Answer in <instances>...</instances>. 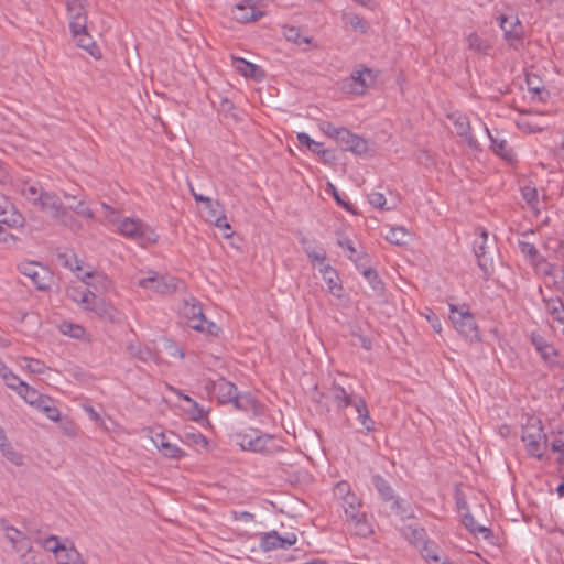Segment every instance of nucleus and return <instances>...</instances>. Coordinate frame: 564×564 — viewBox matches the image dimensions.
Returning <instances> with one entry per match:
<instances>
[{"mask_svg": "<svg viewBox=\"0 0 564 564\" xmlns=\"http://www.w3.org/2000/svg\"><path fill=\"white\" fill-rule=\"evenodd\" d=\"M69 30L77 45L93 57L100 58L101 53L87 32V0H66Z\"/></svg>", "mask_w": 564, "mask_h": 564, "instance_id": "1", "label": "nucleus"}, {"mask_svg": "<svg viewBox=\"0 0 564 564\" xmlns=\"http://www.w3.org/2000/svg\"><path fill=\"white\" fill-rule=\"evenodd\" d=\"M346 530L356 536L367 538L372 533V524L362 511V500L358 496H348L341 502Z\"/></svg>", "mask_w": 564, "mask_h": 564, "instance_id": "2", "label": "nucleus"}, {"mask_svg": "<svg viewBox=\"0 0 564 564\" xmlns=\"http://www.w3.org/2000/svg\"><path fill=\"white\" fill-rule=\"evenodd\" d=\"M236 441L242 451H249L253 453L272 454L280 451L281 448L276 444L273 435L263 434L257 430L238 433L236 435Z\"/></svg>", "mask_w": 564, "mask_h": 564, "instance_id": "3", "label": "nucleus"}, {"mask_svg": "<svg viewBox=\"0 0 564 564\" xmlns=\"http://www.w3.org/2000/svg\"><path fill=\"white\" fill-rule=\"evenodd\" d=\"M117 232L126 238L137 241L142 246L148 243H155L159 238L151 226L137 217L122 218L117 228Z\"/></svg>", "mask_w": 564, "mask_h": 564, "instance_id": "4", "label": "nucleus"}, {"mask_svg": "<svg viewBox=\"0 0 564 564\" xmlns=\"http://www.w3.org/2000/svg\"><path fill=\"white\" fill-rule=\"evenodd\" d=\"M181 315L186 321L187 326L197 332L208 335H217L219 332V327L214 322L207 321L202 305L194 299L184 301Z\"/></svg>", "mask_w": 564, "mask_h": 564, "instance_id": "5", "label": "nucleus"}, {"mask_svg": "<svg viewBox=\"0 0 564 564\" xmlns=\"http://www.w3.org/2000/svg\"><path fill=\"white\" fill-rule=\"evenodd\" d=\"M449 319L463 337L468 340H479V329L475 317L465 305L449 304Z\"/></svg>", "mask_w": 564, "mask_h": 564, "instance_id": "6", "label": "nucleus"}, {"mask_svg": "<svg viewBox=\"0 0 564 564\" xmlns=\"http://www.w3.org/2000/svg\"><path fill=\"white\" fill-rule=\"evenodd\" d=\"M522 442L527 452L536 458H542L543 447L546 444V435L543 433L542 422L535 417H530L522 431Z\"/></svg>", "mask_w": 564, "mask_h": 564, "instance_id": "7", "label": "nucleus"}, {"mask_svg": "<svg viewBox=\"0 0 564 564\" xmlns=\"http://www.w3.org/2000/svg\"><path fill=\"white\" fill-rule=\"evenodd\" d=\"M137 284L152 293L166 295L177 290L178 281L174 276L149 271L145 276L139 278Z\"/></svg>", "mask_w": 564, "mask_h": 564, "instance_id": "8", "label": "nucleus"}, {"mask_svg": "<svg viewBox=\"0 0 564 564\" xmlns=\"http://www.w3.org/2000/svg\"><path fill=\"white\" fill-rule=\"evenodd\" d=\"M35 206L52 218L59 220L65 225H77L75 219L68 215L67 208L64 206L59 197L54 193L46 192Z\"/></svg>", "mask_w": 564, "mask_h": 564, "instance_id": "9", "label": "nucleus"}, {"mask_svg": "<svg viewBox=\"0 0 564 564\" xmlns=\"http://www.w3.org/2000/svg\"><path fill=\"white\" fill-rule=\"evenodd\" d=\"M376 74L371 68L355 69L343 83V89L348 94L364 95L369 87L375 85Z\"/></svg>", "mask_w": 564, "mask_h": 564, "instance_id": "10", "label": "nucleus"}, {"mask_svg": "<svg viewBox=\"0 0 564 564\" xmlns=\"http://www.w3.org/2000/svg\"><path fill=\"white\" fill-rule=\"evenodd\" d=\"M19 272L36 286L37 290L44 291L50 288L52 274L47 268L34 261H24L18 265Z\"/></svg>", "mask_w": 564, "mask_h": 564, "instance_id": "11", "label": "nucleus"}, {"mask_svg": "<svg viewBox=\"0 0 564 564\" xmlns=\"http://www.w3.org/2000/svg\"><path fill=\"white\" fill-rule=\"evenodd\" d=\"M262 0H236L231 9L232 18L237 22L248 23L262 17Z\"/></svg>", "mask_w": 564, "mask_h": 564, "instance_id": "12", "label": "nucleus"}, {"mask_svg": "<svg viewBox=\"0 0 564 564\" xmlns=\"http://www.w3.org/2000/svg\"><path fill=\"white\" fill-rule=\"evenodd\" d=\"M498 21L509 46L518 48L522 43L524 34L523 25L519 19L516 17L500 15Z\"/></svg>", "mask_w": 564, "mask_h": 564, "instance_id": "13", "label": "nucleus"}, {"mask_svg": "<svg viewBox=\"0 0 564 564\" xmlns=\"http://www.w3.org/2000/svg\"><path fill=\"white\" fill-rule=\"evenodd\" d=\"M452 121L455 133L465 142L471 150L479 149V142L471 132L469 118L460 112H453L448 116Z\"/></svg>", "mask_w": 564, "mask_h": 564, "instance_id": "14", "label": "nucleus"}, {"mask_svg": "<svg viewBox=\"0 0 564 564\" xmlns=\"http://www.w3.org/2000/svg\"><path fill=\"white\" fill-rule=\"evenodd\" d=\"M297 542V536L294 533H288L285 536H281L276 531H271L261 534L260 547L264 552H269L276 549H288Z\"/></svg>", "mask_w": 564, "mask_h": 564, "instance_id": "15", "label": "nucleus"}, {"mask_svg": "<svg viewBox=\"0 0 564 564\" xmlns=\"http://www.w3.org/2000/svg\"><path fill=\"white\" fill-rule=\"evenodd\" d=\"M74 270L73 268H70ZM77 276L88 286L96 292H106L111 286L110 279L104 272H83L80 267H76Z\"/></svg>", "mask_w": 564, "mask_h": 564, "instance_id": "16", "label": "nucleus"}, {"mask_svg": "<svg viewBox=\"0 0 564 564\" xmlns=\"http://www.w3.org/2000/svg\"><path fill=\"white\" fill-rule=\"evenodd\" d=\"M151 440L158 451L166 458L181 459L185 456V452L170 442L167 435L163 432L155 433Z\"/></svg>", "mask_w": 564, "mask_h": 564, "instance_id": "17", "label": "nucleus"}, {"mask_svg": "<svg viewBox=\"0 0 564 564\" xmlns=\"http://www.w3.org/2000/svg\"><path fill=\"white\" fill-rule=\"evenodd\" d=\"M477 231L479 232V236L478 238L475 239L473 243L474 253L478 260L479 268L485 273H488L492 268L491 260L486 257L488 232L484 228H478Z\"/></svg>", "mask_w": 564, "mask_h": 564, "instance_id": "18", "label": "nucleus"}, {"mask_svg": "<svg viewBox=\"0 0 564 564\" xmlns=\"http://www.w3.org/2000/svg\"><path fill=\"white\" fill-rule=\"evenodd\" d=\"M371 481L373 487L384 501H392V508L400 513H404V510L402 509V503L404 501L394 497V491L392 487L382 476L375 475L372 476Z\"/></svg>", "mask_w": 564, "mask_h": 564, "instance_id": "19", "label": "nucleus"}, {"mask_svg": "<svg viewBox=\"0 0 564 564\" xmlns=\"http://www.w3.org/2000/svg\"><path fill=\"white\" fill-rule=\"evenodd\" d=\"M2 530L4 531L6 538L11 543L14 551L30 552L32 550L29 538L24 532L18 530L7 522L2 523Z\"/></svg>", "mask_w": 564, "mask_h": 564, "instance_id": "20", "label": "nucleus"}, {"mask_svg": "<svg viewBox=\"0 0 564 564\" xmlns=\"http://www.w3.org/2000/svg\"><path fill=\"white\" fill-rule=\"evenodd\" d=\"M345 151H350L355 154H364L368 151V144L365 139L350 132L348 129H344V133L340 134L338 141Z\"/></svg>", "mask_w": 564, "mask_h": 564, "instance_id": "21", "label": "nucleus"}, {"mask_svg": "<svg viewBox=\"0 0 564 564\" xmlns=\"http://www.w3.org/2000/svg\"><path fill=\"white\" fill-rule=\"evenodd\" d=\"M485 131L490 140L491 151L508 163L516 161V153L513 149L508 144L506 139H500L497 135H492L488 127L485 126Z\"/></svg>", "mask_w": 564, "mask_h": 564, "instance_id": "22", "label": "nucleus"}, {"mask_svg": "<svg viewBox=\"0 0 564 564\" xmlns=\"http://www.w3.org/2000/svg\"><path fill=\"white\" fill-rule=\"evenodd\" d=\"M530 339L536 352L545 362H555L557 351L552 344H550L540 333L536 332L531 333Z\"/></svg>", "mask_w": 564, "mask_h": 564, "instance_id": "23", "label": "nucleus"}, {"mask_svg": "<svg viewBox=\"0 0 564 564\" xmlns=\"http://www.w3.org/2000/svg\"><path fill=\"white\" fill-rule=\"evenodd\" d=\"M18 186L22 196L33 205H36L46 193L37 181L21 180Z\"/></svg>", "mask_w": 564, "mask_h": 564, "instance_id": "24", "label": "nucleus"}, {"mask_svg": "<svg viewBox=\"0 0 564 564\" xmlns=\"http://www.w3.org/2000/svg\"><path fill=\"white\" fill-rule=\"evenodd\" d=\"M330 394L333 401L338 410H344L348 406H352L355 402V398L359 395L354 393H348L344 387L338 383H333L330 387Z\"/></svg>", "mask_w": 564, "mask_h": 564, "instance_id": "25", "label": "nucleus"}, {"mask_svg": "<svg viewBox=\"0 0 564 564\" xmlns=\"http://www.w3.org/2000/svg\"><path fill=\"white\" fill-rule=\"evenodd\" d=\"M352 408L357 412V420L367 432L375 430V421L371 419L366 400L359 395L355 398Z\"/></svg>", "mask_w": 564, "mask_h": 564, "instance_id": "26", "label": "nucleus"}, {"mask_svg": "<svg viewBox=\"0 0 564 564\" xmlns=\"http://www.w3.org/2000/svg\"><path fill=\"white\" fill-rule=\"evenodd\" d=\"M520 192L527 206L532 210L535 217H539L541 207L536 187L532 184H525L520 187Z\"/></svg>", "mask_w": 564, "mask_h": 564, "instance_id": "27", "label": "nucleus"}, {"mask_svg": "<svg viewBox=\"0 0 564 564\" xmlns=\"http://www.w3.org/2000/svg\"><path fill=\"white\" fill-rule=\"evenodd\" d=\"M321 273H322L323 280L327 284L328 291L333 295L340 297L343 286L339 283V276H338L336 270L333 267H330L329 264H325L321 269Z\"/></svg>", "mask_w": 564, "mask_h": 564, "instance_id": "28", "label": "nucleus"}, {"mask_svg": "<svg viewBox=\"0 0 564 564\" xmlns=\"http://www.w3.org/2000/svg\"><path fill=\"white\" fill-rule=\"evenodd\" d=\"M545 311L562 326L564 334V304L560 297L543 299Z\"/></svg>", "mask_w": 564, "mask_h": 564, "instance_id": "29", "label": "nucleus"}, {"mask_svg": "<svg viewBox=\"0 0 564 564\" xmlns=\"http://www.w3.org/2000/svg\"><path fill=\"white\" fill-rule=\"evenodd\" d=\"M215 390L217 393L218 401L223 404H232L238 393L237 387L234 383L224 379H221L215 384Z\"/></svg>", "mask_w": 564, "mask_h": 564, "instance_id": "30", "label": "nucleus"}, {"mask_svg": "<svg viewBox=\"0 0 564 564\" xmlns=\"http://www.w3.org/2000/svg\"><path fill=\"white\" fill-rule=\"evenodd\" d=\"M402 535L417 549L427 540L426 531L419 525H405Z\"/></svg>", "mask_w": 564, "mask_h": 564, "instance_id": "31", "label": "nucleus"}, {"mask_svg": "<svg viewBox=\"0 0 564 564\" xmlns=\"http://www.w3.org/2000/svg\"><path fill=\"white\" fill-rule=\"evenodd\" d=\"M55 558L58 564H87L73 545L64 544Z\"/></svg>", "mask_w": 564, "mask_h": 564, "instance_id": "32", "label": "nucleus"}, {"mask_svg": "<svg viewBox=\"0 0 564 564\" xmlns=\"http://www.w3.org/2000/svg\"><path fill=\"white\" fill-rule=\"evenodd\" d=\"M301 243L303 246V249L305 253L307 254L308 259L312 262H324L326 259V251L322 248L316 246V243L312 240H308L307 238H303L301 240Z\"/></svg>", "mask_w": 564, "mask_h": 564, "instance_id": "33", "label": "nucleus"}, {"mask_svg": "<svg viewBox=\"0 0 564 564\" xmlns=\"http://www.w3.org/2000/svg\"><path fill=\"white\" fill-rule=\"evenodd\" d=\"M80 300L79 304L88 311L95 312L97 314H101L104 312L102 303L97 299L95 293L90 290H86V292L79 293Z\"/></svg>", "mask_w": 564, "mask_h": 564, "instance_id": "34", "label": "nucleus"}, {"mask_svg": "<svg viewBox=\"0 0 564 564\" xmlns=\"http://www.w3.org/2000/svg\"><path fill=\"white\" fill-rule=\"evenodd\" d=\"M419 551L421 553V556L429 564H440V562L442 561V558L438 555L437 545L429 539L419 547Z\"/></svg>", "mask_w": 564, "mask_h": 564, "instance_id": "35", "label": "nucleus"}, {"mask_svg": "<svg viewBox=\"0 0 564 564\" xmlns=\"http://www.w3.org/2000/svg\"><path fill=\"white\" fill-rule=\"evenodd\" d=\"M232 405L240 411L256 412L258 403L250 393H237Z\"/></svg>", "mask_w": 564, "mask_h": 564, "instance_id": "36", "label": "nucleus"}, {"mask_svg": "<svg viewBox=\"0 0 564 564\" xmlns=\"http://www.w3.org/2000/svg\"><path fill=\"white\" fill-rule=\"evenodd\" d=\"M128 350L131 356L138 358L143 362H149L156 359V355L154 351L148 346H143L141 344H130L128 346Z\"/></svg>", "mask_w": 564, "mask_h": 564, "instance_id": "37", "label": "nucleus"}, {"mask_svg": "<svg viewBox=\"0 0 564 564\" xmlns=\"http://www.w3.org/2000/svg\"><path fill=\"white\" fill-rule=\"evenodd\" d=\"M232 65H234L235 69L237 72H239L241 75H243L245 77L256 78L258 72L260 70V68L257 65H254L241 57H234Z\"/></svg>", "mask_w": 564, "mask_h": 564, "instance_id": "38", "label": "nucleus"}, {"mask_svg": "<svg viewBox=\"0 0 564 564\" xmlns=\"http://www.w3.org/2000/svg\"><path fill=\"white\" fill-rule=\"evenodd\" d=\"M343 19H344L345 23L347 25H349L356 32L367 33V31L369 29L367 21L362 17H360L356 13H351V12L345 13Z\"/></svg>", "mask_w": 564, "mask_h": 564, "instance_id": "39", "label": "nucleus"}, {"mask_svg": "<svg viewBox=\"0 0 564 564\" xmlns=\"http://www.w3.org/2000/svg\"><path fill=\"white\" fill-rule=\"evenodd\" d=\"M283 35L286 41L292 42L299 46L308 45L311 43V39L308 36L302 35L300 29L295 26H284Z\"/></svg>", "mask_w": 564, "mask_h": 564, "instance_id": "40", "label": "nucleus"}, {"mask_svg": "<svg viewBox=\"0 0 564 564\" xmlns=\"http://www.w3.org/2000/svg\"><path fill=\"white\" fill-rule=\"evenodd\" d=\"M296 138L299 143L305 145L310 151L323 156L328 154V151L322 148L323 144L321 142L313 140L307 133L300 132L297 133Z\"/></svg>", "mask_w": 564, "mask_h": 564, "instance_id": "41", "label": "nucleus"}, {"mask_svg": "<svg viewBox=\"0 0 564 564\" xmlns=\"http://www.w3.org/2000/svg\"><path fill=\"white\" fill-rule=\"evenodd\" d=\"M0 452L1 454L13 465L21 466L23 465V458L21 454H19L12 446L7 442H0Z\"/></svg>", "mask_w": 564, "mask_h": 564, "instance_id": "42", "label": "nucleus"}, {"mask_svg": "<svg viewBox=\"0 0 564 564\" xmlns=\"http://www.w3.org/2000/svg\"><path fill=\"white\" fill-rule=\"evenodd\" d=\"M59 330L62 332V334L75 339H82L86 334V330L83 326L69 322L62 323L59 326Z\"/></svg>", "mask_w": 564, "mask_h": 564, "instance_id": "43", "label": "nucleus"}, {"mask_svg": "<svg viewBox=\"0 0 564 564\" xmlns=\"http://www.w3.org/2000/svg\"><path fill=\"white\" fill-rule=\"evenodd\" d=\"M519 248L522 254L528 258L532 263H539L541 260L540 253L535 246L525 240H519Z\"/></svg>", "mask_w": 564, "mask_h": 564, "instance_id": "44", "label": "nucleus"}, {"mask_svg": "<svg viewBox=\"0 0 564 564\" xmlns=\"http://www.w3.org/2000/svg\"><path fill=\"white\" fill-rule=\"evenodd\" d=\"M463 523L474 534L481 533L484 534V538H488L490 535V530L484 525L477 524L476 520L470 513L464 514Z\"/></svg>", "mask_w": 564, "mask_h": 564, "instance_id": "45", "label": "nucleus"}, {"mask_svg": "<svg viewBox=\"0 0 564 564\" xmlns=\"http://www.w3.org/2000/svg\"><path fill=\"white\" fill-rule=\"evenodd\" d=\"M183 400L186 401L189 408L186 410L188 416L193 421H200L205 417L204 409L189 395H183Z\"/></svg>", "mask_w": 564, "mask_h": 564, "instance_id": "46", "label": "nucleus"}, {"mask_svg": "<svg viewBox=\"0 0 564 564\" xmlns=\"http://www.w3.org/2000/svg\"><path fill=\"white\" fill-rule=\"evenodd\" d=\"M362 275L369 283V285L372 288L373 292L377 294H381L383 292V283L377 272L372 269H365L362 271Z\"/></svg>", "mask_w": 564, "mask_h": 564, "instance_id": "47", "label": "nucleus"}, {"mask_svg": "<svg viewBox=\"0 0 564 564\" xmlns=\"http://www.w3.org/2000/svg\"><path fill=\"white\" fill-rule=\"evenodd\" d=\"M408 231L402 227L390 228L386 239L391 243L401 246L406 242Z\"/></svg>", "mask_w": 564, "mask_h": 564, "instance_id": "48", "label": "nucleus"}, {"mask_svg": "<svg viewBox=\"0 0 564 564\" xmlns=\"http://www.w3.org/2000/svg\"><path fill=\"white\" fill-rule=\"evenodd\" d=\"M319 130L327 137L338 141L340 134L344 133V127H336L329 121H322L318 124Z\"/></svg>", "mask_w": 564, "mask_h": 564, "instance_id": "49", "label": "nucleus"}, {"mask_svg": "<svg viewBox=\"0 0 564 564\" xmlns=\"http://www.w3.org/2000/svg\"><path fill=\"white\" fill-rule=\"evenodd\" d=\"M18 394L30 405L34 404L42 397L41 393L28 383L21 388Z\"/></svg>", "mask_w": 564, "mask_h": 564, "instance_id": "50", "label": "nucleus"}, {"mask_svg": "<svg viewBox=\"0 0 564 564\" xmlns=\"http://www.w3.org/2000/svg\"><path fill=\"white\" fill-rule=\"evenodd\" d=\"M42 546L45 551L54 553L56 557L64 544L59 541L58 536L51 535L42 541Z\"/></svg>", "mask_w": 564, "mask_h": 564, "instance_id": "51", "label": "nucleus"}, {"mask_svg": "<svg viewBox=\"0 0 564 564\" xmlns=\"http://www.w3.org/2000/svg\"><path fill=\"white\" fill-rule=\"evenodd\" d=\"M101 207L102 209L105 210V218L107 219V221L109 224H112L116 226V228H118L120 221L122 220L121 218V215L119 213V210L110 207L108 204L106 203H101Z\"/></svg>", "mask_w": 564, "mask_h": 564, "instance_id": "52", "label": "nucleus"}, {"mask_svg": "<svg viewBox=\"0 0 564 564\" xmlns=\"http://www.w3.org/2000/svg\"><path fill=\"white\" fill-rule=\"evenodd\" d=\"M334 494L338 499H340L341 502H345V499L348 496H357L355 492L351 491L350 485L347 481L337 482L334 488Z\"/></svg>", "mask_w": 564, "mask_h": 564, "instance_id": "53", "label": "nucleus"}, {"mask_svg": "<svg viewBox=\"0 0 564 564\" xmlns=\"http://www.w3.org/2000/svg\"><path fill=\"white\" fill-rule=\"evenodd\" d=\"M467 45H468V48L476 51V52H484L487 48L486 43L482 41V39L477 33H470L467 36Z\"/></svg>", "mask_w": 564, "mask_h": 564, "instance_id": "54", "label": "nucleus"}, {"mask_svg": "<svg viewBox=\"0 0 564 564\" xmlns=\"http://www.w3.org/2000/svg\"><path fill=\"white\" fill-rule=\"evenodd\" d=\"M368 202L371 206L379 209H391L392 207H386L387 199L382 193L372 192L368 195Z\"/></svg>", "mask_w": 564, "mask_h": 564, "instance_id": "55", "label": "nucleus"}, {"mask_svg": "<svg viewBox=\"0 0 564 564\" xmlns=\"http://www.w3.org/2000/svg\"><path fill=\"white\" fill-rule=\"evenodd\" d=\"M6 384L15 391L17 393L21 390V388L26 383L21 380L15 373L11 372L7 376L6 380H3Z\"/></svg>", "mask_w": 564, "mask_h": 564, "instance_id": "56", "label": "nucleus"}, {"mask_svg": "<svg viewBox=\"0 0 564 564\" xmlns=\"http://www.w3.org/2000/svg\"><path fill=\"white\" fill-rule=\"evenodd\" d=\"M70 209H73L77 215L91 219L94 218V212L89 208L88 205H86L83 200H79L77 205L69 206Z\"/></svg>", "mask_w": 564, "mask_h": 564, "instance_id": "57", "label": "nucleus"}, {"mask_svg": "<svg viewBox=\"0 0 564 564\" xmlns=\"http://www.w3.org/2000/svg\"><path fill=\"white\" fill-rule=\"evenodd\" d=\"M43 414H45V416L51 420V421H54V422H57L61 420V412L53 404V401L51 400L48 404H46V406L44 408Z\"/></svg>", "mask_w": 564, "mask_h": 564, "instance_id": "58", "label": "nucleus"}, {"mask_svg": "<svg viewBox=\"0 0 564 564\" xmlns=\"http://www.w3.org/2000/svg\"><path fill=\"white\" fill-rule=\"evenodd\" d=\"M26 366L25 368L29 369L33 373H44L45 371V365L36 359H25Z\"/></svg>", "mask_w": 564, "mask_h": 564, "instance_id": "59", "label": "nucleus"}, {"mask_svg": "<svg viewBox=\"0 0 564 564\" xmlns=\"http://www.w3.org/2000/svg\"><path fill=\"white\" fill-rule=\"evenodd\" d=\"M551 449L555 453H564V432H558L551 443Z\"/></svg>", "mask_w": 564, "mask_h": 564, "instance_id": "60", "label": "nucleus"}, {"mask_svg": "<svg viewBox=\"0 0 564 564\" xmlns=\"http://www.w3.org/2000/svg\"><path fill=\"white\" fill-rule=\"evenodd\" d=\"M2 223L9 225L10 227H22L24 218L20 213H13L10 218H3Z\"/></svg>", "mask_w": 564, "mask_h": 564, "instance_id": "61", "label": "nucleus"}, {"mask_svg": "<svg viewBox=\"0 0 564 564\" xmlns=\"http://www.w3.org/2000/svg\"><path fill=\"white\" fill-rule=\"evenodd\" d=\"M328 188H329V192L332 193L333 197L335 198V200L337 202V204L341 207H344L345 209L349 210L350 209V205L349 203H347L346 200H344L341 197H340V194L339 192L337 191V188L333 185V184H328Z\"/></svg>", "mask_w": 564, "mask_h": 564, "instance_id": "62", "label": "nucleus"}, {"mask_svg": "<svg viewBox=\"0 0 564 564\" xmlns=\"http://www.w3.org/2000/svg\"><path fill=\"white\" fill-rule=\"evenodd\" d=\"M232 516L237 521L251 522L254 520V516L248 511H235Z\"/></svg>", "mask_w": 564, "mask_h": 564, "instance_id": "63", "label": "nucleus"}, {"mask_svg": "<svg viewBox=\"0 0 564 564\" xmlns=\"http://www.w3.org/2000/svg\"><path fill=\"white\" fill-rule=\"evenodd\" d=\"M50 401L51 399L48 397L42 394V397L34 404H32V406H34L40 412H43L44 408L50 403Z\"/></svg>", "mask_w": 564, "mask_h": 564, "instance_id": "64", "label": "nucleus"}]
</instances>
